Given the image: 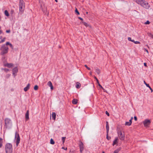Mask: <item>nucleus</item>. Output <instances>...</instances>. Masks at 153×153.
I'll list each match as a JSON object with an SVG mask.
<instances>
[{"label": "nucleus", "instance_id": "f257e3e1", "mask_svg": "<svg viewBox=\"0 0 153 153\" xmlns=\"http://www.w3.org/2000/svg\"><path fill=\"white\" fill-rule=\"evenodd\" d=\"M8 47L6 46L5 44L2 45L0 49L1 51L0 54L1 55H4L7 53L8 51Z\"/></svg>", "mask_w": 153, "mask_h": 153}, {"label": "nucleus", "instance_id": "f03ea898", "mask_svg": "<svg viewBox=\"0 0 153 153\" xmlns=\"http://www.w3.org/2000/svg\"><path fill=\"white\" fill-rule=\"evenodd\" d=\"M6 153H12L13 152L12 145L11 143H7L5 146Z\"/></svg>", "mask_w": 153, "mask_h": 153}, {"label": "nucleus", "instance_id": "7ed1b4c3", "mask_svg": "<svg viewBox=\"0 0 153 153\" xmlns=\"http://www.w3.org/2000/svg\"><path fill=\"white\" fill-rule=\"evenodd\" d=\"M25 7V3L23 0H19V10L21 12H23Z\"/></svg>", "mask_w": 153, "mask_h": 153}, {"label": "nucleus", "instance_id": "20e7f679", "mask_svg": "<svg viewBox=\"0 0 153 153\" xmlns=\"http://www.w3.org/2000/svg\"><path fill=\"white\" fill-rule=\"evenodd\" d=\"M4 121L5 127L6 128L11 125V120L10 119L6 118L4 120Z\"/></svg>", "mask_w": 153, "mask_h": 153}, {"label": "nucleus", "instance_id": "39448f33", "mask_svg": "<svg viewBox=\"0 0 153 153\" xmlns=\"http://www.w3.org/2000/svg\"><path fill=\"white\" fill-rule=\"evenodd\" d=\"M15 139L16 141V146H18V144L20 143V138L19 133H17L16 132L15 133Z\"/></svg>", "mask_w": 153, "mask_h": 153}, {"label": "nucleus", "instance_id": "423d86ee", "mask_svg": "<svg viewBox=\"0 0 153 153\" xmlns=\"http://www.w3.org/2000/svg\"><path fill=\"white\" fill-rule=\"evenodd\" d=\"M119 138L121 140H123L125 139V135L124 134H122L121 131L118 132Z\"/></svg>", "mask_w": 153, "mask_h": 153}, {"label": "nucleus", "instance_id": "0eeeda50", "mask_svg": "<svg viewBox=\"0 0 153 153\" xmlns=\"http://www.w3.org/2000/svg\"><path fill=\"white\" fill-rule=\"evenodd\" d=\"M143 124L145 127H147L151 123V121L150 120L146 119L143 122Z\"/></svg>", "mask_w": 153, "mask_h": 153}, {"label": "nucleus", "instance_id": "6e6552de", "mask_svg": "<svg viewBox=\"0 0 153 153\" xmlns=\"http://www.w3.org/2000/svg\"><path fill=\"white\" fill-rule=\"evenodd\" d=\"M13 75L15 77L17 75V74L18 72V69L17 67H15L12 69Z\"/></svg>", "mask_w": 153, "mask_h": 153}, {"label": "nucleus", "instance_id": "1a4fd4ad", "mask_svg": "<svg viewBox=\"0 0 153 153\" xmlns=\"http://www.w3.org/2000/svg\"><path fill=\"white\" fill-rule=\"evenodd\" d=\"M142 6L146 9H149L150 7V5L149 3L145 1L143 4H142Z\"/></svg>", "mask_w": 153, "mask_h": 153}, {"label": "nucleus", "instance_id": "9d476101", "mask_svg": "<svg viewBox=\"0 0 153 153\" xmlns=\"http://www.w3.org/2000/svg\"><path fill=\"white\" fill-rule=\"evenodd\" d=\"M144 1V0H136V2L138 4L140 5L141 6Z\"/></svg>", "mask_w": 153, "mask_h": 153}, {"label": "nucleus", "instance_id": "9b49d317", "mask_svg": "<svg viewBox=\"0 0 153 153\" xmlns=\"http://www.w3.org/2000/svg\"><path fill=\"white\" fill-rule=\"evenodd\" d=\"M29 111L28 110H27L25 115V120L27 121L29 119Z\"/></svg>", "mask_w": 153, "mask_h": 153}, {"label": "nucleus", "instance_id": "f8f14e48", "mask_svg": "<svg viewBox=\"0 0 153 153\" xmlns=\"http://www.w3.org/2000/svg\"><path fill=\"white\" fill-rule=\"evenodd\" d=\"M79 143H80L79 145V146L80 149H84V145H83V143L82 142V141H81L80 140L79 141Z\"/></svg>", "mask_w": 153, "mask_h": 153}, {"label": "nucleus", "instance_id": "ddd939ff", "mask_svg": "<svg viewBox=\"0 0 153 153\" xmlns=\"http://www.w3.org/2000/svg\"><path fill=\"white\" fill-rule=\"evenodd\" d=\"M4 66L8 68H10L13 66V64L12 63H6L4 64Z\"/></svg>", "mask_w": 153, "mask_h": 153}, {"label": "nucleus", "instance_id": "4468645a", "mask_svg": "<svg viewBox=\"0 0 153 153\" xmlns=\"http://www.w3.org/2000/svg\"><path fill=\"white\" fill-rule=\"evenodd\" d=\"M30 85L28 83L26 87L24 88V90L25 91H27L30 88Z\"/></svg>", "mask_w": 153, "mask_h": 153}, {"label": "nucleus", "instance_id": "2eb2a0df", "mask_svg": "<svg viewBox=\"0 0 153 153\" xmlns=\"http://www.w3.org/2000/svg\"><path fill=\"white\" fill-rule=\"evenodd\" d=\"M118 139L117 137L115 138V140H114L113 142V145L114 146L115 144H116L118 143Z\"/></svg>", "mask_w": 153, "mask_h": 153}, {"label": "nucleus", "instance_id": "dca6fc26", "mask_svg": "<svg viewBox=\"0 0 153 153\" xmlns=\"http://www.w3.org/2000/svg\"><path fill=\"white\" fill-rule=\"evenodd\" d=\"M48 85L51 87V89H53V86L51 82V81H49L47 83Z\"/></svg>", "mask_w": 153, "mask_h": 153}, {"label": "nucleus", "instance_id": "f3484780", "mask_svg": "<svg viewBox=\"0 0 153 153\" xmlns=\"http://www.w3.org/2000/svg\"><path fill=\"white\" fill-rule=\"evenodd\" d=\"M106 132H109V126L108 122L107 121L106 122Z\"/></svg>", "mask_w": 153, "mask_h": 153}, {"label": "nucleus", "instance_id": "a211bd4d", "mask_svg": "<svg viewBox=\"0 0 153 153\" xmlns=\"http://www.w3.org/2000/svg\"><path fill=\"white\" fill-rule=\"evenodd\" d=\"M81 87V84L79 82H76V87L77 88H79Z\"/></svg>", "mask_w": 153, "mask_h": 153}, {"label": "nucleus", "instance_id": "6ab92c4d", "mask_svg": "<svg viewBox=\"0 0 153 153\" xmlns=\"http://www.w3.org/2000/svg\"><path fill=\"white\" fill-rule=\"evenodd\" d=\"M78 102V100L76 99H74L72 100V103L74 104H76Z\"/></svg>", "mask_w": 153, "mask_h": 153}, {"label": "nucleus", "instance_id": "aec40b11", "mask_svg": "<svg viewBox=\"0 0 153 153\" xmlns=\"http://www.w3.org/2000/svg\"><path fill=\"white\" fill-rule=\"evenodd\" d=\"M82 22L83 24L84 25H85L86 27H91V26L88 24L84 22Z\"/></svg>", "mask_w": 153, "mask_h": 153}, {"label": "nucleus", "instance_id": "412c9836", "mask_svg": "<svg viewBox=\"0 0 153 153\" xmlns=\"http://www.w3.org/2000/svg\"><path fill=\"white\" fill-rule=\"evenodd\" d=\"M52 118L54 120H55L56 119V114L55 112H53L52 113Z\"/></svg>", "mask_w": 153, "mask_h": 153}, {"label": "nucleus", "instance_id": "4be33fe9", "mask_svg": "<svg viewBox=\"0 0 153 153\" xmlns=\"http://www.w3.org/2000/svg\"><path fill=\"white\" fill-rule=\"evenodd\" d=\"M3 143V140L2 138L0 137V148H1L2 147Z\"/></svg>", "mask_w": 153, "mask_h": 153}, {"label": "nucleus", "instance_id": "5701e85b", "mask_svg": "<svg viewBox=\"0 0 153 153\" xmlns=\"http://www.w3.org/2000/svg\"><path fill=\"white\" fill-rule=\"evenodd\" d=\"M95 71L98 74H99L100 73V69L98 68H95Z\"/></svg>", "mask_w": 153, "mask_h": 153}, {"label": "nucleus", "instance_id": "b1692460", "mask_svg": "<svg viewBox=\"0 0 153 153\" xmlns=\"http://www.w3.org/2000/svg\"><path fill=\"white\" fill-rule=\"evenodd\" d=\"M4 14L7 16H9V13L7 10H5Z\"/></svg>", "mask_w": 153, "mask_h": 153}, {"label": "nucleus", "instance_id": "393cba45", "mask_svg": "<svg viewBox=\"0 0 153 153\" xmlns=\"http://www.w3.org/2000/svg\"><path fill=\"white\" fill-rule=\"evenodd\" d=\"M108 132H106V138L108 140H109L111 139V137H108Z\"/></svg>", "mask_w": 153, "mask_h": 153}, {"label": "nucleus", "instance_id": "a878e982", "mask_svg": "<svg viewBox=\"0 0 153 153\" xmlns=\"http://www.w3.org/2000/svg\"><path fill=\"white\" fill-rule=\"evenodd\" d=\"M50 143L51 144H54L55 143V142L52 139H51L50 140Z\"/></svg>", "mask_w": 153, "mask_h": 153}, {"label": "nucleus", "instance_id": "bb28decb", "mask_svg": "<svg viewBox=\"0 0 153 153\" xmlns=\"http://www.w3.org/2000/svg\"><path fill=\"white\" fill-rule=\"evenodd\" d=\"M96 80L97 81V83L99 84V86H100V87H101L102 88L104 91H105V89H104L102 87V86L100 84H99V81H98V79H97Z\"/></svg>", "mask_w": 153, "mask_h": 153}, {"label": "nucleus", "instance_id": "cd10ccee", "mask_svg": "<svg viewBox=\"0 0 153 153\" xmlns=\"http://www.w3.org/2000/svg\"><path fill=\"white\" fill-rule=\"evenodd\" d=\"M131 124L129 122H126L125 123V125L126 126H129L131 125Z\"/></svg>", "mask_w": 153, "mask_h": 153}, {"label": "nucleus", "instance_id": "c85d7f7f", "mask_svg": "<svg viewBox=\"0 0 153 153\" xmlns=\"http://www.w3.org/2000/svg\"><path fill=\"white\" fill-rule=\"evenodd\" d=\"M38 88V86L37 85H35L34 87V89L35 90H37Z\"/></svg>", "mask_w": 153, "mask_h": 153}, {"label": "nucleus", "instance_id": "c756f323", "mask_svg": "<svg viewBox=\"0 0 153 153\" xmlns=\"http://www.w3.org/2000/svg\"><path fill=\"white\" fill-rule=\"evenodd\" d=\"M6 38L5 37L4 38L0 41V43H1L4 42Z\"/></svg>", "mask_w": 153, "mask_h": 153}, {"label": "nucleus", "instance_id": "7c9ffc66", "mask_svg": "<svg viewBox=\"0 0 153 153\" xmlns=\"http://www.w3.org/2000/svg\"><path fill=\"white\" fill-rule=\"evenodd\" d=\"M65 138H66L65 137H62V141L63 143H64L65 142Z\"/></svg>", "mask_w": 153, "mask_h": 153}, {"label": "nucleus", "instance_id": "2f4dec72", "mask_svg": "<svg viewBox=\"0 0 153 153\" xmlns=\"http://www.w3.org/2000/svg\"><path fill=\"white\" fill-rule=\"evenodd\" d=\"M144 83L146 85L147 87H150V86L148 84L146 83L145 82V81H144Z\"/></svg>", "mask_w": 153, "mask_h": 153}, {"label": "nucleus", "instance_id": "473e14b6", "mask_svg": "<svg viewBox=\"0 0 153 153\" xmlns=\"http://www.w3.org/2000/svg\"><path fill=\"white\" fill-rule=\"evenodd\" d=\"M119 151V150L118 149H117L113 153H118Z\"/></svg>", "mask_w": 153, "mask_h": 153}, {"label": "nucleus", "instance_id": "72a5a7b5", "mask_svg": "<svg viewBox=\"0 0 153 153\" xmlns=\"http://www.w3.org/2000/svg\"><path fill=\"white\" fill-rule=\"evenodd\" d=\"M75 12L76 13H77V14L78 15H79V12H78L77 9V8H76V9H75Z\"/></svg>", "mask_w": 153, "mask_h": 153}, {"label": "nucleus", "instance_id": "f704fd0d", "mask_svg": "<svg viewBox=\"0 0 153 153\" xmlns=\"http://www.w3.org/2000/svg\"><path fill=\"white\" fill-rule=\"evenodd\" d=\"M11 44V43H10L9 42H6V44L5 45H6V46H7V45H10V44Z\"/></svg>", "mask_w": 153, "mask_h": 153}, {"label": "nucleus", "instance_id": "c9c22d12", "mask_svg": "<svg viewBox=\"0 0 153 153\" xmlns=\"http://www.w3.org/2000/svg\"><path fill=\"white\" fill-rule=\"evenodd\" d=\"M85 67H86V68H87L88 70H91L90 68H89V67H88L86 65H85Z\"/></svg>", "mask_w": 153, "mask_h": 153}, {"label": "nucleus", "instance_id": "e433bc0d", "mask_svg": "<svg viewBox=\"0 0 153 153\" xmlns=\"http://www.w3.org/2000/svg\"><path fill=\"white\" fill-rule=\"evenodd\" d=\"M150 23V22L149 21H147L145 23V24L146 25L149 24Z\"/></svg>", "mask_w": 153, "mask_h": 153}, {"label": "nucleus", "instance_id": "4c0bfd02", "mask_svg": "<svg viewBox=\"0 0 153 153\" xmlns=\"http://www.w3.org/2000/svg\"><path fill=\"white\" fill-rule=\"evenodd\" d=\"M105 114L108 116H109V114L107 111H105Z\"/></svg>", "mask_w": 153, "mask_h": 153}, {"label": "nucleus", "instance_id": "58836bf2", "mask_svg": "<svg viewBox=\"0 0 153 153\" xmlns=\"http://www.w3.org/2000/svg\"><path fill=\"white\" fill-rule=\"evenodd\" d=\"M4 71L6 72H7L9 71V70L7 68H4Z\"/></svg>", "mask_w": 153, "mask_h": 153}, {"label": "nucleus", "instance_id": "ea45409f", "mask_svg": "<svg viewBox=\"0 0 153 153\" xmlns=\"http://www.w3.org/2000/svg\"><path fill=\"white\" fill-rule=\"evenodd\" d=\"M134 43L135 44H140V42H139L138 41H135Z\"/></svg>", "mask_w": 153, "mask_h": 153}, {"label": "nucleus", "instance_id": "a19ab883", "mask_svg": "<svg viewBox=\"0 0 153 153\" xmlns=\"http://www.w3.org/2000/svg\"><path fill=\"white\" fill-rule=\"evenodd\" d=\"M133 119V117H131V119L129 120V122L131 123V124L132 123V120Z\"/></svg>", "mask_w": 153, "mask_h": 153}, {"label": "nucleus", "instance_id": "79ce46f5", "mask_svg": "<svg viewBox=\"0 0 153 153\" xmlns=\"http://www.w3.org/2000/svg\"><path fill=\"white\" fill-rule=\"evenodd\" d=\"M14 13V11L13 10H11V11H10V13L12 14H13Z\"/></svg>", "mask_w": 153, "mask_h": 153}, {"label": "nucleus", "instance_id": "37998d69", "mask_svg": "<svg viewBox=\"0 0 153 153\" xmlns=\"http://www.w3.org/2000/svg\"><path fill=\"white\" fill-rule=\"evenodd\" d=\"M9 46H10V47L12 49H13V45H12L11 44H10V45H9Z\"/></svg>", "mask_w": 153, "mask_h": 153}, {"label": "nucleus", "instance_id": "c03bdc74", "mask_svg": "<svg viewBox=\"0 0 153 153\" xmlns=\"http://www.w3.org/2000/svg\"><path fill=\"white\" fill-rule=\"evenodd\" d=\"M128 40L130 41H131V40H132L131 38L130 37L128 38Z\"/></svg>", "mask_w": 153, "mask_h": 153}, {"label": "nucleus", "instance_id": "a18cd8bd", "mask_svg": "<svg viewBox=\"0 0 153 153\" xmlns=\"http://www.w3.org/2000/svg\"><path fill=\"white\" fill-rule=\"evenodd\" d=\"M134 119L135 121H137V117L136 116H134Z\"/></svg>", "mask_w": 153, "mask_h": 153}, {"label": "nucleus", "instance_id": "49530a36", "mask_svg": "<svg viewBox=\"0 0 153 153\" xmlns=\"http://www.w3.org/2000/svg\"><path fill=\"white\" fill-rule=\"evenodd\" d=\"M62 149L66 150H67V148H65L64 147H62Z\"/></svg>", "mask_w": 153, "mask_h": 153}, {"label": "nucleus", "instance_id": "de8ad7c7", "mask_svg": "<svg viewBox=\"0 0 153 153\" xmlns=\"http://www.w3.org/2000/svg\"><path fill=\"white\" fill-rule=\"evenodd\" d=\"M84 149H80V151L81 153H82V152L83 151Z\"/></svg>", "mask_w": 153, "mask_h": 153}, {"label": "nucleus", "instance_id": "09e8293b", "mask_svg": "<svg viewBox=\"0 0 153 153\" xmlns=\"http://www.w3.org/2000/svg\"><path fill=\"white\" fill-rule=\"evenodd\" d=\"M6 32L7 33H9L10 32V30H7L6 31Z\"/></svg>", "mask_w": 153, "mask_h": 153}, {"label": "nucleus", "instance_id": "8fccbe9b", "mask_svg": "<svg viewBox=\"0 0 153 153\" xmlns=\"http://www.w3.org/2000/svg\"><path fill=\"white\" fill-rule=\"evenodd\" d=\"M78 18L80 20H81L82 21H83V19L81 17H78Z\"/></svg>", "mask_w": 153, "mask_h": 153}, {"label": "nucleus", "instance_id": "3c124183", "mask_svg": "<svg viewBox=\"0 0 153 153\" xmlns=\"http://www.w3.org/2000/svg\"><path fill=\"white\" fill-rule=\"evenodd\" d=\"M1 27H0V34H1L2 33V31L1 30Z\"/></svg>", "mask_w": 153, "mask_h": 153}, {"label": "nucleus", "instance_id": "603ef678", "mask_svg": "<svg viewBox=\"0 0 153 153\" xmlns=\"http://www.w3.org/2000/svg\"><path fill=\"white\" fill-rule=\"evenodd\" d=\"M70 153H75L74 151H70Z\"/></svg>", "mask_w": 153, "mask_h": 153}, {"label": "nucleus", "instance_id": "864d4df0", "mask_svg": "<svg viewBox=\"0 0 153 153\" xmlns=\"http://www.w3.org/2000/svg\"><path fill=\"white\" fill-rule=\"evenodd\" d=\"M149 88L151 90V92H152L153 91V90H152V88H151V87L150 86V87H149Z\"/></svg>", "mask_w": 153, "mask_h": 153}, {"label": "nucleus", "instance_id": "5fc2aeb1", "mask_svg": "<svg viewBox=\"0 0 153 153\" xmlns=\"http://www.w3.org/2000/svg\"><path fill=\"white\" fill-rule=\"evenodd\" d=\"M131 42H132L134 43V42H135V41H134V40H133V39L132 40H132H131Z\"/></svg>", "mask_w": 153, "mask_h": 153}, {"label": "nucleus", "instance_id": "6e6d98bb", "mask_svg": "<svg viewBox=\"0 0 153 153\" xmlns=\"http://www.w3.org/2000/svg\"><path fill=\"white\" fill-rule=\"evenodd\" d=\"M144 65L145 66H146V63H144Z\"/></svg>", "mask_w": 153, "mask_h": 153}, {"label": "nucleus", "instance_id": "4d7b16f0", "mask_svg": "<svg viewBox=\"0 0 153 153\" xmlns=\"http://www.w3.org/2000/svg\"><path fill=\"white\" fill-rule=\"evenodd\" d=\"M94 79H95L96 80V79H97V77H95V76H94Z\"/></svg>", "mask_w": 153, "mask_h": 153}, {"label": "nucleus", "instance_id": "13d9d810", "mask_svg": "<svg viewBox=\"0 0 153 153\" xmlns=\"http://www.w3.org/2000/svg\"><path fill=\"white\" fill-rule=\"evenodd\" d=\"M90 75H92V73H91V72H90Z\"/></svg>", "mask_w": 153, "mask_h": 153}, {"label": "nucleus", "instance_id": "bf43d9fd", "mask_svg": "<svg viewBox=\"0 0 153 153\" xmlns=\"http://www.w3.org/2000/svg\"><path fill=\"white\" fill-rule=\"evenodd\" d=\"M55 0V1L56 2H58V1H57V0Z\"/></svg>", "mask_w": 153, "mask_h": 153}, {"label": "nucleus", "instance_id": "052dcab7", "mask_svg": "<svg viewBox=\"0 0 153 153\" xmlns=\"http://www.w3.org/2000/svg\"><path fill=\"white\" fill-rule=\"evenodd\" d=\"M146 52H147L148 53V50H146Z\"/></svg>", "mask_w": 153, "mask_h": 153}, {"label": "nucleus", "instance_id": "680f3d73", "mask_svg": "<svg viewBox=\"0 0 153 153\" xmlns=\"http://www.w3.org/2000/svg\"><path fill=\"white\" fill-rule=\"evenodd\" d=\"M102 153H105V152L104 151H103L102 152Z\"/></svg>", "mask_w": 153, "mask_h": 153}, {"label": "nucleus", "instance_id": "e2e57ef3", "mask_svg": "<svg viewBox=\"0 0 153 153\" xmlns=\"http://www.w3.org/2000/svg\"><path fill=\"white\" fill-rule=\"evenodd\" d=\"M86 13L87 14H88V12H87Z\"/></svg>", "mask_w": 153, "mask_h": 153}, {"label": "nucleus", "instance_id": "0e129e2a", "mask_svg": "<svg viewBox=\"0 0 153 153\" xmlns=\"http://www.w3.org/2000/svg\"><path fill=\"white\" fill-rule=\"evenodd\" d=\"M1 38H2V36H1L0 37V39H1Z\"/></svg>", "mask_w": 153, "mask_h": 153}, {"label": "nucleus", "instance_id": "69168bd1", "mask_svg": "<svg viewBox=\"0 0 153 153\" xmlns=\"http://www.w3.org/2000/svg\"><path fill=\"white\" fill-rule=\"evenodd\" d=\"M152 37L153 38V36H152Z\"/></svg>", "mask_w": 153, "mask_h": 153}]
</instances>
